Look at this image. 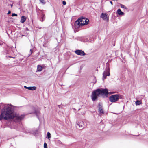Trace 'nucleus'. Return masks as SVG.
<instances>
[{
    "mask_svg": "<svg viewBox=\"0 0 148 148\" xmlns=\"http://www.w3.org/2000/svg\"><path fill=\"white\" fill-rule=\"evenodd\" d=\"M40 1L41 3L43 4L45 3V2L44 0H40Z\"/></svg>",
    "mask_w": 148,
    "mask_h": 148,
    "instance_id": "obj_17",
    "label": "nucleus"
},
{
    "mask_svg": "<svg viewBox=\"0 0 148 148\" xmlns=\"http://www.w3.org/2000/svg\"><path fill=\"white\" fill-rule=\"evenodd\" d=\"M93 81H92V82L94 84H95L96 82V80L95 77H93Z\"/></svg>",
    "mask_w": 148,
    "mask_h": 148,
    "instance_id": "obj_16",
    "label": "nucleus"
},
{
    "mask_svg": "<svg viewBox=\"0 0 148 148\" xmlns=\"http://www.w3.org/2000/svg\"><path fill=\"white\" fill-rule=\"evenodd\" d=\"M62 3L63 5H65L66 4V3L65 1H63L62 2Z\"/></svg>",
    "mask_w": 148,
    "mask_h": 148,
    "instance_id": "obj_21",
    "label": "nucleus"
},
{
    "mask_svg": "<svg viewBox=\"0 0 148 148\" xmlns=\"http://www.w3.org/2000/svg\"><path fill=\"white\" fill-rule=\"evenodd\" d=\"M122 96L119 94H115L111 95L109 98L110 101L112 103L117 101L119 99H122Z\"/></svg>",
    "mask_w": 148,
    "mask_h": 148,
    "instance_id": "obj_4",
    "label": "nucleus"
},
{
    "mask_svg": "<svg viewBox=\"0 0 148 148\" xmlns=\"http://www.w3.org/2000/svg\"><path fill=\"white\" fill-rule=\"evenodd\" d=\"M75 53L78 55L83 56L85 55L84 52L82 50H77L75 51Z\"/></svg>",
    "mask_w": 148,
    "mask_h": 148,
    "instance_id": "obj_8",
    "label": "nucleus"
},
{
    "mask_svg": "<svg viewBox=\"0 0 148 148\" xmlns=\"http://www.w3.org/2000/svg\"><path fill=\"white\" fill-rule=\"evenodd\" d=\"M15 108V106L11 105H5L2 110V113L0 116V120L14 119L18 121L22 119L23 117V116H19L14 112Z\"/></svg>",
    "mask_w": 148,
    "mask_h": 148,
    "instance_id": "obj_1",
    "label": "nucleus"
},
{
    "mask_svg": "<svg viewBox=\"0 0 148 148\" xmlns=\"http://www.w3.org/2000/svg\"><path fill=\"white\" fill-rule=\"evenodd\" d=\"M10 13H11V11H10L9 10V11H8V13H7V14H10Z\"/></svg>",
    "mask_w": 148,
    "mask_h": 148,
    "instance_id": "obj_22",
    "label": "nucleus"
},
{
    "mask_svg": "<svg viewBox=\"0 0 148 148\" xmlns=\"http://www.w3.org/2000/svg\"><path fill=\"white\" fill-rule=\"evenodd\" d=\"M89 20L86 18H79L75 23V27L76 29H78L80 27L87 24Z\"/></svg>",
    "mask_w": 148,
    "mask_h": 148,
    "instance_id": "obj_3",
    "label": "nucleus"
},
{
    "mask_svg": "<svg viewBox=\"0 0 148 148\" xmlns=\"http://www.w3.org/2000/svg\"><path fill=\"white\" fill-rule=\"evenodd\" d=\"M45 19V17H44V16H43V17L42 18V21H43V19Z\"/></svg>",
    "mask_w": 148,
    "mask_h": 148,
    "instance_id": "obj_23",
    "label": "nucleus"
},
{
    "mask_svg": "<svg viewBox=\"0 0 148 148\" xmlns=\"http://www.w3.org/2000/svg\"><path fill=\"white\" fill-rule=\"evenodd\" d=\"M108 95V92L107 89H97L92 92L91 97L92 100L94 101L96 100L100 96L104 98L107 97Z\"/></svg>",
    "mask_w": 148,
    "mask_h": 148,
    "instance_id": "obj_2",
    "label": "nucleus"
},
{
    "mask_svg": "<svg viewBox=\"0 0 148 148\" xmlns=\"http://www.w3.org/2000/svg\"><path fill=\"white\" fill-rule=\"evenodd\" d=\"M142 103L140 101L137 100L136 101L135 104L136 105H139L141 104Z\"/></svg>",
    "mask_w": 148,
    "mask_h": 148,
    "instance_id": "obj_15",
    "label": "nucleus"
},
{
    "mask_svg": "<svg viewBox=\"0 0 148 148\" xmlns=\"http://www.w3.org/2000/svg\"><path fill=\"white\" fill-rule=\"evenodd\" d=\"M84 123L82 121H78L76 123V127L78 128L82 129L83 128Z\"/></svg>",
    "mask_w": 148,
    "mask_h": 148,
    "instance_id": "obj_6",
    "label": "nucleus"
},
{
    "mask_svg": "<svg viewBox=\"0 0 148 148\" xmlns=\"http://www.w3.org/2000/svg\"><path fill=\"white\" fill-rule=\"evenodd\" d=\"M101 18L105 21L107 22L108 21L109 16H108L107 14L102 13L101 16Z\"/></svg>",
    "mask_w": 148,
    "mask_h": 148,
    "instance_id": "obj_7",
    "label": "nucleus"
},
{
    "mask_svg": "<svg viewBox=\"0 0 148 148\" xmlns=\"http://www.w3.org/2000/svg\"><path fill=\"white\" fill-rule=\"evenodd\" d=\"M26 18L24 16H22L20 22L21 23H23L26 20Z\"/></svg>",
    "mask_w": 148,
    "mask_h": 148,
    "instance_id": "obj_12",
    "label": "nucleus"
},
{
    "mask_svg": "<svg viewBox=\"0 0 148 148\" xmlns=\"http://www.w3.org/2000/svg\"><path fill=\"white\" fill-rule=\"evenodd\" d=\"M43 68L42 66L40 65H38L37 66V71H41L42 70Z\"/></svg>",
    "mask_w": 148,
    "mask_h": 148,
    "instance_id": "obj_11",
    "label": "nucleus"
},
{
    "mask_svg": "<svg viewBox=\"0 0 148 148\" xmlns=\"http://www.w3.org/2000/svg\"><path fill=\"white\" fill-rule=\"evenodd\" d=\"M121 8H124V9H126V7L123 5H121Z\"/></svg>",
    "mask_w": 148,
    "mask_h": 148,
    "instance_id": "obj_19",
    "label": "nucleus"
},
{
    "mask_svg": "<svg viewBox=\"0 0 148 148\" xmlns=\"http://www.w3.org/2000/svg\"><path fill=\"white\" fill-rule=\"evenodd\" d=\"M10 6H11V7H12V6H13L12 4H10Z\"/></svg>",
    "mask_w": 148,
    "mask_h": 148,
    "instance_id": "obj_25",
    "label": "nucleus"
},
{
    "mask_svg": "<svg viewBox=\"0 0 148 148\" xmlns=\"http://www.w3.org/2000/svg\"><path fill=\"white\" fill-rule=\"evenodd\" d=\"M110 3H111V4L112 5V1H110Z\"/></svg>",
    "mask_w": 148,
    "mask_h": 148,
    "instance_id": "obj_24",
    "label": "nucleus"
},
{
    "mask_svg": "<svg viewBox=\"0 0 148 148\" xmlns=\"http://www.w3.org/2000/svg\"><path fill=\"white\" fill-rule=\"evenodd\" d=\"M30 51H32V50L31 49H30Z\"/></svg>",
    "mask_w": 148,
    "mask_h": 148,
    "instance_id": "obj_26",
    "label": "nucleus"
},
{
    "mask_svg": "<svg viewBox=\"0 0 148 148\" xmlns=\"http://www.w3.org/2000/svg\"><path fill=\"white\" fill-rule=\"evenodd\" d=\"M24 87L27 89L31 90H35L36 89V86H32V87H27L26 86H24Z\"/></svg>",
    "mask_w": 148,
    "mask_h": 148,
    "instance_id": "obj_9",
    "label": "nucleus"
},
{
    "mask_svg": "<svg viewBox=\"0 0 148 148\" xmlns=\"http://www.w3.org/2000/svg\"><path fill=\"white\" fill-rule=\"evenodd\" d=\"M17 14H15V13H13L12 14V16H17Z\"/></svg>",
    "mask_w": 148,
    "mask_h": 148,
    "instance_id": "obj_20",
    "label": "nucleus"
},
{
    "mask_svg": "<svg viewBox=\"0 0 148 148\" xmlns=\"http://www.w3.org/2000/svg\"><path fill=\"white\" fill-rule=\"evenodd\" d=\"M44 148H47V145L46 143H45L44 144Z\"/></svg>",
    "mask_w": 148,
    "mask_h": 148,
    "instance_id": "obj_18",
    "label": "nucleus"
},
{
    "mask_svg": "<svg viewBox=\"0 0 148 148\" xmlns=\"http://www.w3.org/2000/svg\"><path fill=\"white\" fill-rule=\"evenodd\" d=\"M47 138L49 140H50V139L51 137L50 133L49 132H48L47 133Z\"/></svg>",
    "mask_w": 148,
    "mask_h": 148,
    "instance_id": "obj_14",
    "label": "nucleus"
},
{
    "mask_svg": "<svg viewBox=\"0 0 148 148\" xmlns=\"http://www.w3.org/2000/svg\"><path fill=\"white\" fill-rule=\"evenodd\" d=\"M99 111L101 114H103V111L102 108L101 107H100L99 108Z\"/></svg>",
    "mask_w": 148,
    "mask_h": 148,
    "instance_id": "obj_13",
    "label": "nucleus"
},
{
    "mask_svg": "<svg viewBox=\"0 0 148 148\" xmlns=\"http://www.w3.org/2000/svg\"><path fill=\"white\" fill-rule=\"evenodd\" d=\"M110 69L109 67H107L106 68V70L104 71L103 73V80L106 78L107 76H109Z\"/></svg>",
    "mask_w": 148,
    "mask_h": 148,
    "instance_id": "obj_5",
    "label": "nucleus"
},
{
    "mask_svg": "<svg viewBox=\"0 0 148 148\" xmlns=\"http://www.w3.org/2000/svg\"><path fill=\"white\" fill-rule=\"evenodd\" d=\"M117 13L120 16H123L124 15V13L122 12L121 9H119L117 10Z\"/></svg>",
    "mask_w": 148,
    "mask_h": 148,
    "instance_id": "obj_10",
    "label": "nucleus"
}]
</instances>
